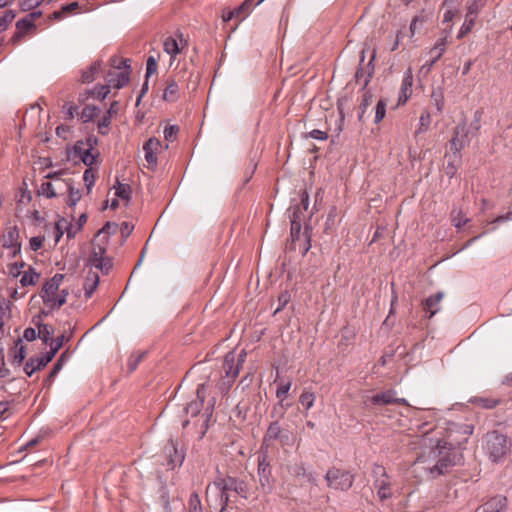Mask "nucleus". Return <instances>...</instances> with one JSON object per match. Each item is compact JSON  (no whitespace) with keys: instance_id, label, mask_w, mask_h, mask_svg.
Returning <instances> with one entry per match:
<instances>
[{"instance_id":"obj_60","label":"nucleus","mask_w":512,"mask_h":512,"mask_svg":"<svg viewBox=\"0 0 512 512\" xmlns=\"http://www.w3.org/2000/svg\"><path fill=\"white\" fill-rule=\"evenodd\" d=\"M83 180L85 182L87 189L90 190L95 182V175L91 171V169L85 170L84 175H83Z\"/></svg>"},{"instance_id":"obj_54","label":"nucleus","mask_w":512,"mask_h":512,"mask_svg":"<svg viewBox=\"0 0 512 512\" xmlns=\"http://www.w3.org/2000/svg\"><path fill=\"white\" fill-rule=\"evenodd\" d=\"M291 300L290 293L288 291H283L278 296V307L275 310V314L281 311Z\"/></svg>"},{"instance_id":"obj_28","label":"nucleus","mask_w":512,"mask_h":512,"mask_svg":"<svg viewBox=\"0 0 512 512\" xmlns=\"http://www.w3.org/2000/svg\"><path fill=\"white\" fill-rule=\"evenodd\" d=\"M477 17L478 16H476V15H470L469 13H466L464 22L457 34L458 39L464 38L467 34H469L473 30Z\"/></svg>"},{"instance_id":"obj_62","label":"nucleus","mask_w":512,"mask_h":512,"mask_svg":"<svg viewBox=\"0 0 512 512\" xmlns=\"http://www.w3.org/2000/svg\"><path fill=\"white\" fill-rule=\"evenodd\" d=\"M60 370V364H54L52 370L50 371V373L48 374L47 378L44 381V385L50 386Z\"/></svg>"},{"instance_id":"obj_15","label":"nucleus","mask_w":512,"mask_h":512,"mask_svg":"<svg viewBox=\"0 0 512 512\" xmlns=\"http://www.w3.org/2000/svg\"><path fill=\"white\" fill-rule=\"evenodd\" d=\"M63 171L60 172H54L49 173L46 178L53 181V188L55 192V197L59 195H64L70 188V184L72 182L71 179H62L61 175L63 174Z\"/></svg>"},{"instance_id":"obj_7","label":"nucleus","mask_w":512,"mask_h":512,"mask_svg":"<svg viewBox=\"0 0 512 512\" xmlns=\"http://www.w3.org/2000/svg\"><path fill=\"white\" fill-rule=\"evenodd\" d=\"M59 287L60 286L48 280L42 289L41 297L43 302L51 309H59L66 303V297L68 293L65 290H62L61 294H58Z\"/></svg>"},{"instance_id":"obj_61","label":"nucleus","mask_w":512,"mask_h":512,"mask_svg":"<svg viewBox=\"0 0 512 512\" xmlns=\"http://www.w3.org/2000/svg\"><path fill=\"white\" fill-rule=\"evenodd\" d=\"M305 138L311 137L318 140H326L328 138V134L325 131H321L319 129H314L311 132L304 135Z\"/></svg>"},{"instance_id":"obj_21","label":"nucleus","mask_w":512,"mask_h":512,"mask_svg":"<svg viewBox=\"0 0 512 512\" xmlns=\"http://www.w3.org/2000/svg\"><path fill=\"white\" fill-rule=\"evenodd\" d=\"M448 44V35H444L443 37L439 38L436 41L435 45L430 49L429 52L430 55L432 56L430 65H433L442 57V55L445 53L447 49Z\"/></svg>"},{"instance_id":"obj_24","label":"nucleus","mask_w":512,"mask_h":512,"mask_svg":"<svg viewBox=\"0 0 512 512\" xmlns=\"http://www.w3.org/2000/svg\"><path fill=\"white\" fill-rule=\"evenodd\" d=\"M10 353L12 355L11 364L14 366H20L26 357L25 346L22 344L21 339L16 341V344Z\"/></svg>"},{"instance_id":"obj_49","label":"nucleus","mask_w":512,"mask_h":512,"mask_svg":"<svg viewBox=\"0 0 512 512\" xmlns=\"http://www.w3.org/2000/svg\"><path fill=\"white\" fill-rule=\"evenodd\" d=\"M452 222L456 228H460L469 222L468 218H463L461 210H453L452 213Z\"/></svg>"},{"instance_id":"obj_11","label":"nucleus","mask_w":512,"mask_h":512,"mask_svg":"<svg viewBox=\"0 0 512 512\" xmlns=\"http://www.w3.org/2000/svg\"><path fill=\"white\" fill-rule=\"evenodd\" d=\"M129 82V71H109L106 75V85L111 88L121 89Z\"/></svg>"},{"instance_id":"obj_19","label":"nucleus","mask_w":512,"mask_h":512,"mask_svg":"<svg viewBox=\"0 0 512 512\" xmlns=\"http://www.w3.org/2000/svg\"><path fill=\"white\" fill-rule=\"evenodd\" d=\"M49 362L45 355L29 358L24 365V372L31 377L34 372L42 370Z\"/></svg>"},{"instance_id":"obj_10","label":"nucleus","mask_w":512,"mask_h":512,"mask_svg":"<svg viewBox=\"0 0 512 512\" xmlns=\"http://www.w3.org/2000/svg\"><path fill=\"white\" fill-rule=\"evenodd\" d=\"M469 143L468 128L465 121L457 124L454 129V135L450 140L451 150L455 153L460 152Z\"/></svg>"},{"instance_id":"obj_39","label":"nucleus","mask_w":512,"mask_h":512,"mask_svg":"<svg viewBox=\"0 0 512 512\" xmlns=\"http://www.w3.org/2000/svg\"><path fill=\"white\" fill-rule=\"evenodd\" d=\"M202 504L199 498V495L197 492H193L190 495L189 501H188V512H202Z\"/></svg>"},{"instance_id":"obj_25","label":"nucleus","mask_w":512,"mask_h":512,"mask_svg":"<svg viewBox=\"0 0 512 512\" xmlns=\"http://www.w3.org/2000/svg\"><path fill=\"white\" fill-rule=\"evenodd\" d=\"M99 284V275L97 272L89 271L85 282H84V290L86 298H90L93 292L96 290Z\"/></svg>"},{"instance_id":"obj_4","label":"nucleus","mask_w":512,"mask_h":512,"mask_svg":"<svg viewBox=\"0 0 512 512\" xmlns=\"http://www.w3.org/2000/svg\"><path fill=\"white\" fill-rule=\"evenodd\" d=\"M257 475L259 484L265 493L271 492L275 479L272 475L271 459L266 448H260L257 456Z\"/></svg>"},{"instance_id":"obj_52","label":"nucleus","mask_w":512,"mask_h":512,"mask_svg":"<svg viewBox=\"0 0 512 512\" xmlns=\"http://www.w3.org/2000/svg\"><path fill=\"white\" fill-rule=\"evenodd\" d=\"M431 123V116L428 111L422 112L419 118V129L417 132L427 130Z\"/></svg>"},{"instance_id":"obj_42","label":"nucleus","mask_w":512,"mask_h":512,"mask_svg":"<svg viewBox=\"0 0 512 512\" xmlns=\"http://www.w3.org/2000/svg\"><path fill=\"white\" fill-rule=\"evenodd\" d=\"M336 217H337V209H336V207H331V209L329 210V213L327 215L326 221H325L324 231L326 233H328L329 231H331L335 228Z\"/></svg>"},{"instance_id":"obj_46","label":"nucleus","mask_w":512,"mask_h":512,"mask_svg":"<svg viewBox=\"0 0 512 512\" xmlns=\"http://www.w3.org/2000/svg\"><path fill=\"white\" fill-rule=\"evenodd\" d=\"M17 238H18V232L16 231L15 228H11L7 232V234L4 236L3 247L8 248V247H11L12 245L19 244L17 242Z\"/></svg>"},{"instance_id":"obj_33","label":"nucleus","mask_w":512,"mask_h":512,"mask_svg":"<svg viewBox=\"0 0 512 512\" xmlns=\"http://www.w3.org/2000/svg\"><path fill=\"white\" fill-rule=\"evenodd\" d=\"M55 329L50 324L40 326L38 330V337L42 340L45 345H48L53 340Z\"/></svg>"},{"instance_id":"obj_38","label":"nucleus","mask_w":512,"mask_h":512,"mask_svg":"<svg viewBox=\"0 0 512 512\" xmlns=\"http://www.w3.org/2000/svg\"><path fill=\"white\" fill-rule=\"evenodd\" d=\"M16 17V12L6 10L3 16H0V32L5 31Z\"/></svg>"},{"instance_id":"obj_55","label":"nucleus","mask_w":512,"mask_h":512,"mask_svg":"<svg viewBox=\"0 0 512 512\" xmlns=\"http://www.w3.org/2000/svg\"><path fill=\"white\" fill-rule=\"evenodd\" d=\"M432 99L439 113L442 112L444 107V96L441 92H433Z\"/></svg>"},{"instance_id":"obj_18","label":"nucleus","mask_w":512,"mask_h":512,"mask_svg":"<svg viewBox=\"0 0 512 512\" xmlns=\"http://www.w3.org/2000/svg\"><path fill=\"white\" fill-rule=\"evenodd\" d=\"M506 504V497L495 496L479 507L476 512H501Z\"/></svg>"},{"instance_id":"obj_16","label":"nucleus","mask_w":512,"mask_h":512,"mask_svg":"<svg viewBox=\"0 0 512 512\" xmlns=\"http://www.w3.org/2000/svg\"><path fill=\"white\" fill-rule=\"evenodd\" d=\"M291 388V382L280 384L276 390V397L280 400L278 403V406H275L272 412V417L275 416L276 413L279 414L280 417H282L289 406L288 404L285 405L283 402Z\"/></svg>"},{"instance_id":"obj_5","label":"nucleus","mask_w":512,"mask_h":512,"mask_svg":"<svg viewBox=\"0 0 512 512\" xmlns=\"http://www.w3.org/2000/svg\"><path fill=\"white\" fill-rule=\"evenodd\" d=\"M325 480L328 487L335 490L347 491L353 486L354 475L349 471L331 467L325 475Z\"/></svg>"},{"instance_id":"obj_47","label":"nucleus","mask_w":512,"mask_h":512,"mask_svg":"<svg viewBox=\"0 0 512 512\" xmlns=\"http://www.w3.org/2000/svg\"><path fill=\"white\" fill-rule=\"evenodd\" d=\"M315 401V395L312 392H303L299 397V402L306 408V410H309L313 405Z\"/></svg>"},{"instance_id":"obj_30","label":"nucleus","mask_w":512,"mask_h":512,"mask_svg":"<svg viewBox=\"0 0 512 512\" xmlns=\"http://www.w3.org/2000/svg\"><path fill=\"white\" fill-rule=\"evenodd\" d=\"M105 248L101 245H94L88 262L91 266L97 267L100 261H103L105 256Z\"/></svg>"},{"instance_id":"obj_34","label":"nucleus","mask_w":512,"mask_h":512,"mask_svg":"<svg viewBox=\"0 0 512 512\" xmlns=\"http://www.w3.org/2000/svg\"><path fill=\"white\" fill-rule=\"evenodd\" d=\"M39 277L40 275L30 267L28 271L23 273L20 283L22 286L34 285L38 281Z\"/></svg>"},{"instance_id":"obj_3","label":"nucleus","mask_w":512,"mask_h":512,"mask_svg":"<svg viewBox=\"0 0 512 512\" xmlns=\"http://www.w3.org/2000/svg\"><path fill=\"white\" fill-rule=\"evenodd\" d=\"M510 449L511 441L506 435L498 431L487 433L485 450L493 462L503 461L510 452Z\"/></svg>"},{"instance_id":"obj_29","label":"nucleus","mask_w":512,"mask_h":512,"mask_svg":"<svg viewBox=\"0 0 512 512\" xmlns=\"http://www.w3.org/2000/svg\"><path fill=\"white\" fill-rule=\"evenodd\" d=\"M101 70V63L94 62L89 68L84 70L81 75V81L83 83H91L96 79V76Z\"/></svg>"},{"instance_id":"obj_43","label":"nucleus","mask_w":512,"mask_h":512,"mask_svg":"<svg viewBox=\"0 0 512 512\" xmlns=\"http://www.w3.org/2000/svg\"><path fill=\"white\" fill-rule=\"evenodd\" d=\"M386 106H387V103L383 99H380L377 102L376 107H375V119H374V122L376 124H378L379 122H381L384 119V117L386 115Z\"/></svg>"},{"instance_id":"obj_31","label":"nucleus","mask_w":512,"mask_h":512,"mask_svg":"<svg viewBox=\"0 0 512 512\" xmlns=\"http://www.w3.org/2000/svg\"><path fill=\"white\" fill-rule=\"evenodd\" d=\"M372 102H373L372 93L369 91H366L363 94L362 101L359 105L358 120L360 122H364V115H365L367 109L371 106Z\"/></svg>"},{"instance_id":"obj_56","label":"nucleus","mask_w":512,"mask_h":512,"mask_svg":"<svg viewBox=\"0 0 512 512\" xmlns=\"http://www.w3.org/2000/svg\"><path fill=\"white\" fill-rule=\"evenodd\" d=\"M476 402L478 403V405L486 409H493L499 403V401L489 398H479L476 400Z\"/></svg>"},{"instance_id":"obj_41","label":"nucleus","mask_w":512,"mask_h":512,"mask_svg":"<svg viewBox=\"0 0 512 512\" xmlns=\"http://www.w3.org/2000/svg\"><path fill=\"white\" fill-rule=\"evenodd\" d=\"M116 196L123 199L129 200L131 195V187L128 184H123L117 181V185L115 186Z\"/></svg>"},{"instance_id":"obj_40","label":"nucleus","mask_w":512,"mask_h":512,"mask_svg":"<svg viewBox=\"0 0 512 512\" xmlns=\"http://www.w3.org/2000/svg\"><path fill=\"white\" fill-rule=\"evenodd\" d=\"M110 93V88L107 85H98L89 91V95L99 100H104Z\"/></svg>"},{"instance_id":"obj_45","label":"nucleus","mask_w":512,"mask_h":512,"mask_svg":"<svg viewBox=\"0 0 512 512\" xmlns=\"http://www.w3.org/2000/svg\"><path fill=\"white\" fill-rule=\"evenodd\" d=\"M111 116L105 114L98 122V133L101 135H107L110 131Z\"/></svg>"},{"instance_id":"obj_32","label":"nucleus","mask_w":512,"mask_h":512,"mask_svg":"<svg viewBox=\"0 0 512 512\" xmlns=\"http://www.w3.org/2000/svg\"><path fill=\"white\" fill-rule=\"evenodd\" d=\"M488 0H466V13L478 16Z\"/></svg>"},{"instance_id":"obj_8","label":"nucleus","mask_w":512,"mask_h":512,"mask_svg":"<svg viewBox=\"0 0 512 512\" xmlns=\"http://www.w3.org/2000/svg\"><path fill=\"white\" fill-rule=\"evenodd\" d=\"M364 403L366 405L370 403L374 406H384L392 404L407 405V401L404 398H398L396 396L395 390L393 389H388L380 393H377L371 397H367Z\"/></svg>"},{"instance_id":"obj_44","label":"nucleus","mask_w":512,"mask_h":512,"mask_svg":"<svg viewBox=\"0 0 512 512\" xmlns=\"http://www.w3.org/2000/svg\"><path fill=\"white\" fill-rule=\"evenodd\" d=\"M68 193L69 197L67 200V204L69 206H75L77 202L81 199V193L79 189L74 188L73 181L70 184V188L66 192Z\"/></svg>"},{"instance_id":"obj_53","label":"nucleus","mask_w":512,"mask_h":512,"mask_svg":"<svg viewBox=\"0 0 512 512\" xmlns=\"http://www.w3.org/2000/svg\"><path fill=\"white\" fill-rule=\"evenodd\" d=\"M146 353L145 352H142V353H139L137 355H132L128 361V369L130 372L134 371L138 364L144 359Z\"/></svg>"},{"instance_id":"obj_1","label":"nucleus","mask_w":512,"mask_h":512,"mask_svg":"<svg viewBox=\"0 0 512 512\" xmlns=\"http://www.w3.org/2000/svg\"><path fill=\"white\" fill-rule=\"evenodd\" d=\"M442 431L435 426L421 430L420 445L424 448L414 462L416 472H425L428 478H436L448 473L461 461V454L441 437Z\"/></svg>"},{"instance_id":"obj_12","label":"nucleus","mask_w":512,"mask_h":512,"mask_svg":"<svg viewBox=\"0 0 512 512\" xmlns=\"http://www.w3.org/2000/svg\"><path fill=\"white\" fill-rule=\"evenodd\" d=\"M162 148V143L159 139L152 137L143 146L145 152V159L150 165L157 164V154Z\"/></svg>"},{"instance_id":"obj_9","label":"nucleus","mask_w":512,"mask_h":512,"mask_svg":"<svg viewBox=\"0 0 512 512\" xmlns=\"http://www.w3.org/2000/svg\"><path fill=\"white\" fill-rule=\"evenodd\" d=\"M213 487L215 489H220L227 492L234 491L242 497H245V494L247 492L246 484L244 483V481L234 477L217 478L213 482Z\"/></svg>"},{"instance_id":"obj_58","label":"nucleus","mask_w":512,"mask_h":512,"mask_svg":"<svg viewBox=\"0 0 512 512\" xmlns=\"http://www.w3.org/2000/svg\"><path fill=\"white\" fill-rule=\"evenodd\" d=\"M16 27L19 30L28 31L34 27V24H33L32 20H30L28 17H25V18H22L17 21Z\"/></svg>"},{"instance_id":"obj_23","label":"nucleus","mask_w":512,"mask_h":512,"mask_svg":"<svg viewBox=\"0 0 512 512\" xmlns=\"http://www.w3.org/2000/svg\"><path fill=\"white\" fill-rule=\"evenodd\" d=\"M374 487L381 501L389 499L392 496L391 483L389 478L385 480H374Z\"/></svg>"},{"instance_id":"obj_36","label":"nucleus","mask_w":512,"mask_h":512,"mask_svg":"<svg viewBox=\"0 0 512 512\" xmlns=\"http://www.w3.org/2000/svg\"><path fill=\"white\" fill-rule=\"evenodd\" d=\"M99 112L100 110L98 107L94 105H86L80 113V118L83 122H88L97 117Z\"/></svg>"},{"instance_id":"obj_59","label":"nucleus","mask_w":512,"mask_h":512,"mask_svg":"<svg viewBox=\"0 0 512 512\" xmlns=\"http://www.w3.org/2000/svg\"><path fill=\"white\" fill-rule=\"evenodd\" d=\"M112 268V260L109 257L104 256L103 261H100L96 269H99L102 273L106 274Z\"/></svg>"},{"instance_id":"obj_37","label":"nucleus","mask_w":512,"mask_h":512,"mask_svg":"<svg viewBox=\"0 0 512 512\" xmlns=\"http://www.w3.org/2000/svg\"><path fill=\"white\" fill-rule=\"evenodd\" d=\"M228 502H229L228 492L224 491V490L216 489L215 503H216V505H219L221 507L220 512H225V509L228 506Z\"/></svg>"},{"instance_id":"obj_14","label":"nucleus","mask_w":512,"mask_h":512,"mask_svg":"<svg viewBox=\"0 0 512 512\" xmlns=\"http://www.w3.org/2000/svg\"><path fill=\"white\" fill-rule=\"evenodd\" d=\"M205 389L206 385L199 384L196 390L197 393V399L193 400L186 404L184 410L187 414H190L191 416H196L199 414V412L202 409L204 398H205Z\"/></svg>"},{"instance_id":"obj_51","label":"nucleus","mask_w":512,"mask_h":512,"mask_svg":"<svg viewBox=\"0 0 512 512\" xmlns=\"http://www.w3.org/2000/svg\"><path fill=\"white\" fill-rule=\"evenodd\" d=\"M372 474H373L374 480H382V479L385 480V479L389 478V476L387 475L386 469L382 465H379V464H374L373 469H372Z\"/></svg>"},{"instance_id":"obj_17","label":"nucleus","mask_w":512,"mask_h":512,"mask_svg":"<svg viewBox=\"0 0 512 512\" xmlns=\"http://www.w3.org/2000/svg\"><path fill=\"white\" fill-rule=\"evenodd\" d=\"M443 297L444 293L439 291L425 299L422 306L424 311L428 313V318H432L440 310V303Z\"/></svg>"},{"instance_id":"obj_35","label":"nucleus","mask_w":512,"mask_h":512,"mask_svg":"<svg viewBox=\"0 0 512 512\" xmlns=\"http://www.w3.org/2000/svg\"><path fill=\"white\" fill-rule=\"evenodd\" d=\"M160 57V53L156 52V56L149 55L146 61V79H148L151 75L157 72L158 69V59Z\"/></svg>"},{"instance_id":"obj_64","label":"nucleus","mask_w":512,"mask_h":512,"mask_svg":"<svg viewBox=\"0 0 512 512\" xmlns=\"http://www.w3.org/2000/svg\"><path fill=\"white\" fill-rule=\"evenodd\" d=\"M95 155L92 154L91 149H86L82 152V161L85 165L91 166L95 162Z\"/></svg>"},{"instance_id":"obj_63","label":"nucleus","mask_w":512,"mask_h":512,"mask_svg":"<svg viewBox=\"0 0 512 512\" xmlns=\"http://www.w3.org/2000/svg\"><path fill=\"white\" fill-rule=\"evenodd\" d=\"M23 338L26 340V341H34L36 340L38 337V331H36L35 328H32V327H28L24 330L23 332Z\"/></svg>"},{"instance_id":"obj_6","label":"nucleus","mask_w":512,"mask_h":512,"mask_svg":"<svg viewBox=\"0 0 512 512\" xmlns=\"http://www.w3.org/2000/svg\"><path fill=\"white\" fill-rule=\"evenodd\" d=\"M273 442H278L281 446L290 445L291 443L290 432L282 428L278 421L270 423L260 448H266L269 451V447Z\"/></svg>"},{"instance_id":"obj_27","label":"nucleus","mask_w":512,"mask_h":512,"mask_svg":"<svg viewBox=\"0 0 512 512\" xmlns=\"http://www.w3.org/2000/svg\"><path fill=\"white\" fill-rule=\"evenodd\" d=\"M70 336H66L65 334H62L61 336H58L55 340L53 339L50 344V351H48L45 356L50 362L55 357L57 352L62 348L65 342H68L70 340Z\"/></svg>"},{"instance_id":"obj_22","label":"nucleus","mask_w":512,"mask_h":512,"mask_svg":"<svg viewBox=\"0 0 512 512\" xmlns=\"http://www.w3.org/2000/svg\"><path fill=\"white\" fill-rule=\"evenodd\" d=\"M179 85L174 78H169L164 89L163 99L168 102H175L179 99Z\"/></svg>"},{"instance_id":"obj_2","label":"nucleus","mask_w":512,"mask_h":512,"mask_svg":"<svg viewBox=\"0 0 512 512\" xmlns=\"http://www.w3.org/2000/svg\"><path fill=\"white\" fill-rule=\"evenodd\" d=\"M246 353L241 351L236 354L234 351L228 352L223 361L222 371L224 375L221 377L220 388L221 390H228L232 383L237 378L239 371L245 362Z\"/></svg>"},{"instance_id":"obj_13","label":"nucleus","mask_w":512,"mask_h":512,"mask_svg":"<svg viewBox=\"0 0 512 512\" xmlns=\"http://www.w3.org/2000/svg\"><path fill=\"white\" fill-rule=\"evenodd\" d=\"M165 454L168 458V469H174L175 467L180 466L184 460V455L178 451L172 440H170L165 446Z\"/></svg>"},{"instance_id":"obj_48","label":"nucleus","mask_w":512,"mask_h":512,"mask_svg":"<svg viewBox=\"0 0 512 512\" xmlns=\"http://www.w3.org/2000/svg\"><path fill=\"white\" fill-rule=\"evenodd\" d=\"M179 133V127L177 125H169L164 129V138L166 141L173 142L176 140Z\"/></svg>"},{"instance_id":"obj_20","label":"nucleus","mask_w":512,"mask_h":512,"mask_svg":"<svg viewBox=\"0 0 512 512\" xmlns=\"http://www.w3.org/2000/svg\"><path fill=\"white\" fill-rule=\"evenodd\" d=\"M413 74L411 69H408L403 77L401 85V94L399 95V102L405 103L412 94Z\"/></svg>"},{"instance_id":"obj_26","label":"nucleus","mask_w":512,"mask_h":512,"mask_svg":"<svg viewBox=\"0 0 512 512\" xmlns=\"http://www.w3.org/2000/svg\"><path fill=\"white\" fill-rule=\"evenodd\" d=\"M179 45L178 40L174 37H167L163 42V49L171 58L170 65L173 60H175L176 56L181 53Z\"/></svg>"},{"instance_id":"obj_50","label":"nucleus","mask_w":512,"mask_h":512,"mask_svg":"<svg viewBox=\"0 0 512 512\" xmlns=\"http://www.w3.org/2000/svg\"><path fill=\"white\" fill-rule=\"evenodd\" d=\"M39 192L47 198H54L55 192L53 188V181L43 182L40 186Z\"/></svg>"},{"instance_id":"obj_57","label":"nucleus","mask_w":512,"mask_h":512,"mask_svg":"<svg viewBox=\"0 0 512 512\" xmlns=\"http://www.w3.org/2000/svg\"><path fill=\"white\" fill-rule=\"evenodd\" d=\"M234 17H243L242 14H241V8H237V9H234V10H228V11H224L223 14H222V19L224 22H228L230 21L231 19H233Z\"/></svg>"}]
</instances>
